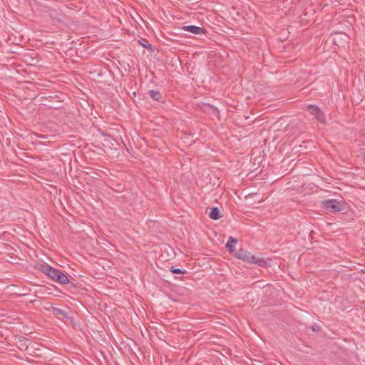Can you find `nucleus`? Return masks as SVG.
<instances>
[{
    "mask_svg": "<svg viewBox=\"0 0 365 365\" xmlns=\"http://www.w3.org/2000/svg\"><path fill=\"white\" fill-rule=\"evenodd\" d=\"M307 110L310 112V113L315 116V118L320 122H325V116L322 112V110L315 106L309 105L307 106Z\"/></svg>",
    "mask_w": 365,
    "mask_h": 365,
    "instance_id": "nucleus-3",
    "label": "nucleus"
},
{
    "mask_svg": "<svg viewBox=\"0 0 365 365\" xmlns=\"http://www.w3.org/2000/svg\"><path fill=\"white\" fill-rule=\"evenodd\" d=\"M141 44H142V45L143 46V47H145V48H147V47H148V46H150V44H148V43H145H145H141Z\"/></svg>",
    "mask_w": 365,
    "mask_h": 365,
    "instance_id": "nucleus-13",
    "label": "nucleus"
},
{
    "mask_svg": "<svg viewBox=\"0 0 365 365\" xmlns=\"http://www.w3.org/2000/svg\"><path fill=\"white\" fill-rule=\"evenodd\" d=\"M236 244H237V240L235 239H234L233 237H230V238L228 239V240L227 242L226 247L230 252H232L233 250L234 247L236 245Z\"/></svg>",
    "mask_w": 365,
    "mask_h": 365,
    "instance_id": "nucleus-7",
    "label": "nucleus"
},
{
    "mask_svg": "<svg viewBox=\"0 0 365 365\" xmlns=\"http://www.w3.org/2000/svg\"><path fill=\"white\" fill-rule=\"evenodd\" d=\"M43 272L49 277L53 281L61 284H66L69 282L68 277L61 271L55 269L51 266L46 265L43 267Z\"/></svg>",
    "mask_w": 365,
    "mask_h": 365,
    "instance_id": "nucleus-1",
    "label": "nucleus"
},
{
    "mask_svg": "<svg viewBox=\"0 0 365 365\" xmlns=\"http://www.w3.org/2000/svg\"><path fill=\"white\" fill-rule=\"evenodd\" d=\"M209 216L212 220H218L220 218V211L217 207H212L210 210Z\"/></svg>",
    "mask_w": 365,
    "mask_h": 365,
    "instance_id": "nucleus-6",
    "label": "nucleus"
},
{
    "mask_svg": "<svg viewBox=\"0 0 365 365\" xmlns=\"http://www.w3.org/2000/svg\"><path fill=\"white\" fill-rule=\"evenodd\" d=\"M324 205L327 209L332 211H338L339 210L338 202L335 200H326L324 202Z\"/></svg>",
    "mask_w": 365,
    "mask_h": 365,
    "instance_id": "nucleus-5",
    "label": "nucleus"
},
{
    "mask_svg": "<svg viewBox=\"0 0 365 365\" xmlns=\"http://www.w3.org/2000/svg\"><path fill=\"white\" fill-rule=\"evenodd\" d=\"M237 257L239 259L248 263L257 264L259 265H261L262 263V259H259L257 258L255 256L251 255L250 253L242 250L237 254Z\"/></svg>",
    "mask_w": 365,
    "mask_h": 365,
    "instance_id": "nucleus-2",
    "label": "nucleus"
},
{
    "mask_svg": "<svg viewBox=\"0 0 365 365\" xmlns=\"http://www.w3.org/2000/svg\"><path fill=\"white\" fill-rule=\"evenodd\" d=\"M299 148H302V150H298V153H304V149L302 148V145H300Z\"/></svg>",
    "mask_w": 365,
    "mask_h": 365,
    "instance_id": "nucleus-14",
    "label": "nucleus"
},
{
    "mask_svg": "<svg viewBox=\"0 0 365 365\" xmlns=\"http://www.w3.org/2000/svg\"><path fill=\"white\" fill-rule=\"evenodd\" d=\"M302 161V159H298L297 160V162H298V167L301 165V164H304V161L303 162H301Z\"/></svg>",
    "mask_w": 365,
    "mask_h": 365,
    "instance_id": "nucleus-11",
    "label": "nucleus"
},
{
    "mask_svg": "<svg viewBox=\"0 0 365 365\" xmlns=\"http://www.w3.org/2000/svg\"><path fill=\"white\" fill-rule=\"evenodd\" d=\"M171 272H172L173 273H175V274H182V273H184V272H183L182 269H178V268L173 269L171 270Z\"/></svg>",
    "mask_w": 365,
    "mask_h": 365,
    "instance_id": "nucleus-9",
    "label": "nucleus"
},
{
    "mask_svg": "<svg viewBox=\"0 0 365 365\" xmlns=\"http://www.w3.org/2000/svg\"><path fill=\"white\" fill-rule=\"evenodd\" d=\"M54 310H55L56 312H57L58 313H59V314H62V313H63L62 310H61V309H54Z\"/></svg>",
    "mask_w": 365,
    "mask_h": 365,
    "instance_id": "nucleus-12",
    "label": "nucleus"
},
{
    "mask_svg": "<svg viewBox=\"0 0 365 365\" xmlns=\"http://www.w3.org/2000/svg\"><path fill=\"white\" fill-rule=\"evenodd\" d=\"M312 329L314 331H319L320 330V327L318 325H314Z\"/></svg>",
    "mask_w": 365,
    "mask_h": 365,
    "instance_id": "nucleus-10",
    "label": "nucleus"
},
{
    "mask_svg": "<svg viewBox=\"0 0 365 365\" xmlns=\"http://www.w3.org/2000/svg\"><path fill=\"white\" fill-rule=\"evenodd\" d=\"M182 29L185 31H188L194 34H202L205 33L202 28L193 25L185 26Z\"/></svg>",
    "mask_w": 365,
    "mask_h": 365,
    "instance_id": "nucleus-4",
    "label": "nucleus"
},
{
    "mask_svg": "<svg viewBox=\"0 0 365 365\" xmlns=\"http://www.w3.org/2000/svg\"><path fill=\"white\" fill-rule=\"evenodd\" d=\"M148 94L149 96L153 98V99H155V100H158L159 98H160V93L158 92V91H150L148 92Z\"/></svg>",
    "mask_w": 365,
    "mask_h": 365,
    "instance_id": "nucleus-8",
    "label": "nucleus"
}]
</instances>
